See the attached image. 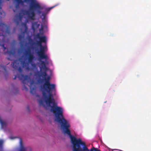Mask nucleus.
<instances>
[{
    "label": "nucleus",
    "mask_w": 151,
    "mask_h": 151,
    "mask_svg": "<svg viewBox=\"0 0 151 151\" xmlns=\"http://www.w3.org/2000/svg\"><path fill=\"white\" fill-rule=\"evenodd\" d=\"M33 83V82H31L30 84V85H32V84Z\"/></svg>",
    "instance_id": "bb28decb"
},
{
    "label": "nucleus",
    "mask_w": 151,
    "mask_h": 151,
    "mask_svg": "<svg viewBox=\"0 0 151 151\" xmlns=\"http://www.w3.org/2000/svg\"><path fill=\"white\" fill-rule=\"evenodd\" d=\"M0 67L3 68L4 69V71H5L6 72L7 71H6V66H4L0 65Z\"/></svg>",
    "instance_id": "dca6fc26"
},
{
    "label": "nucleus",
    "mask_w": 151,
    "mask_h": 151,
    "mask_svg": "<svg viewBox=\"0 0 151 151\" xmlns=\"http://www.w3.org/2000/svg\"><path fill=\"white\" fill-rule=\"evenodd\" d=\"M48 64V62H45L44 61H41L40 65L41 67H40L41 70L42 69L44 71L41 72L39 76H41L45 80V82L42 85H41V88L42 90H46L49 91L52 89H55V86L54 84H51L50 82V77L48 75L46 71L48 70V68L46 66V64Z\"/></svg>",
    "instance_id": "7ed1b4c3"
},
{
    "label": "nucleus",
    "mask_w": 151,
    "mask_h": 151,
    "mask_svg": "<svg viewBox=\"0 0 151 151\" xmlns=\"http://www.w3.org/2000/svg\"><path fill=\"white\" fill-rule=\"evenodd\" d=\"M17 70H18L20 72H22V69L19 66V67L17 69Z\"/></svg>",
    "instance_id": "f3484780"
},
{
    "label": "nucleus",
    "mask_w": 151,
    "mask_h": 151,
    "mask_svg": "<svg viewBox=\"0 0 151 151\" xmlns=\"http://www.w3.org/2000/svg\"><path fill=\"white\" fill-rule=\"evenodd\" d=\"M55 90V89H52L50 91L46 90H43L42 94L47 104H49L50 106V104H53V106H51L50 111L55 115V121L60 124L61 128L63 129L65 127H70V125L64 118L62 108L57 106L53 98L52 92Z\"/></svg>",
    "instance_id": "f257e3e1"
},
{
    "label": "nucleus",
    "mask_w": 151,
    "mask_h": 151,
    "mask_svg": "<svg viewBox=\"0 0 151 151\" xmlns=\"http://www.w3.org/2000/svg\"><path fill=\"white\" fill-rule=\"evenodd\" d=\"M18 39L20 41V43L22 44L23 43L24 39V32H23L19 34L18 36Z\"/></svg>",
    "instance_id": "9b49d317"
},
{
    "label": "nucleus",
    "mask_w": 151,
    "mask_h": 151,
    "mask_svg": "<svg viewBox=\"0 0 151 151\" xmlns=\"http://www.w3.org/2000/svg\"><path fill=\"white\" fill-rule=\"evenodd\" d=\"M24 88L25 89H26V91H27L28 90V88H27L26 87V86L24 84Z\"/></svg>",
    "instance_id": "b1692460"
},
{
    "label": "nucleus",
    "mask_w": 151,
    "mask_h": 151,
    "mask_svg": "<svg viewBox=\"0 0 151 151\" xmlns=\"http://www.w3.org/2000/svg\"><path fill=\"white\" fill-rule=\"evenodd\" d=\"M70 127H65L62 129L64 133L68 134L70 138L73 145L72 151H101L98 148L93 147L89 150L85 142L82 141L80 138L77 139L71 134L69 129Z\"/></svg>",
    "instance_id": "f03ea898"
},
{
    "label": "nucleus",
    "mask_w": 151,
    "mask_h": 151,
    "mask_svg": "<svg viewBox=\"0 0 151 151\" xmlns=\"http://www.w3.org/2000/svg\"><path fill=\"white\" fill-rule=\"evenodd\" d=\"M28 68H29V67H27V69H28Z\"/></svg>",
    "instance_id": "c756f323"
},
{
    "label": "nucleus",
    "mask_w": 151,
    "mask_h": 151,
    "mask_svg": "<svg viewBox=\"0 0 151 151\" xmlns=\"http://www.w3.org/2000/svg\"><path fill=\"white\" fill-rule=\"evenodd\" d=\"M1 46L3 48V51H4L6 49V48L5 47L4 45V44H2V45H1L0 44V46Z\"/></svg>",
    "instance_id": "412c9836"
},
{
    "label": "nucleus",
    "mask_w": 151,
    "mask_h": 151,
    "mask_svg": "<svg viewBox=\"0 0 151 151\" xmlns=\"http://www.w3.org/2000/svg\"><path fill=\"white\" fill-rule=\"evenodd\" d=\"M27 63L24 61H23L22 63V65L23 67L27 65Z\"/></svg>",
    "instance_id": "6ab92c4d"
},
{
    "label": "nucleus",
    "mask_w": 151,
    "mask_h": 151,
    "mask_svg": "<svg viewBox=\"0 0 151 151\" xmlns=\"http://www.w3.org/2000/svg\"><path fill=\"white\" fill-rule=\"evenodd\" d=\"M45 14L44 13H42V16H44V17H45Z\"/></svg>",
    "instance_id": "393cba45"
},
{
    "label": "nucleus",
    "mask_w": 151,
    "mask_h": 151,
    "mask_svg": "<svg viewBox=\"0 0 151 151\" xmlns=\"http://www.w3.org/2000/svg\"><path fill=\"white\" fill-rule=\"evenodd\" d=\"M1 26H0V28H1Z\"/></svg>",
    "instance_id": "7c9ffc66"
},
{
    "label": "nucleus",
    "mask_w": 151,
    "mask_h": 151,
    "mask_svg": "<svg viewBox=\"0 0 151 151\" xmlns=\"http://www.w3.org/2000/svg\"><path fill=\"white\" fill-rule=\"evenodd\" d=\"M23 15L26 16L29 19L34 20L35 19V13L34 10H27L22 9L19 15L16 16V18L14 19V21L17 25L19 24Z\"/></svg>",
    "instance_id": "20e7f679"
},
{
    "label": "nucleus",
    "mask_w": 151,
    "mask_h": 151,
    "mask_svg": "<svg viewBox=\"0 0 151 151\" xmlns=\"http://www.w3.org/2000/svg\"><path fill=\"white\" fill-rule=\"evenodd\" d=\"M12 65L14 69H17L19 66V63L18 62V60H16L12 63Z\"/></svg>",
    "instance_id": "f8f14e48"
},
{
    "label": "nucleus",
    "mask_w": 151,
    "mask_h": 151,
    "mask_svg": "<svg viewBox=\"0 0 151 151\" xmlns=\"http://www.w3.org/2000/svg\"><path fill=\"white\" fill-rule=\"evenodd\" d=\"M1 28H2L0 29V36H4V31H5V32L6 33H9V31L8 30L7 28H6V30H4V29L3 27H2Z\"/></svg>",
    "instance_id": "ddd939ff"
},
{
    "label": "nucleus",
    "mask_w": 151,
    "mask_h": 151,
    "mask_svg": "<svg viewBox=\"0 0 151 151\" xmlns=\"http://www.w3.org/2000/svg\"><path fill=\"white\" fill-rule=\"evenodd\" d=\"M25 55L27 59L28 60L29 63H30L32 65L33 60L34 58V56L32 53H31V50L28 49L25 51Z\"/></svg>",
    "instance_id": "6e6552de"
},
{
    "label": "nucleus",
    "mask_w": 151,
    "mask_h": 151,
    "mask_svg": "<svg viewBox=\"0 0 151 151\" xmlns=\"http://www.w3.org/2000/svg\"><path fill=\"white\" fill-rule=\"evenodd\" d=\"M39 103L40 105H42L44 106H45V105L44 104V102L42 99H41L39 100Z\"/></svg>",
    "instance_id": "4468645a"
},
{
    "label": "nucleus",
    "mask_w": 151,
    "mask_h": 151,
    "mask_svg": "<svg viewBox=\"0 0 151 151\" xmlns=\"http://www.w3.org/2000/svg\"><path fill=\"white\" fill-rule=\"evenodd\" d=\"M39 31H40V32H41V31H43V28L42 27L41 28L39 29Z\"/></svg>",
    "instance_id": "5701e85b"
},
{
    "label": "nucleus",
    "mask_w": 151,
    "mask_h": 151,
    "mask_svg": "<svg viewBox=\"0 0 151 151\" xmlns=\"http://www.w3.org/2000/svg\"><path fill=\"white\" fill-rule=\"evenodd\" d=\"M16 2H17V3L19 4V3H20V2L21 0H15Z\"/></svg>",
    "instance_id": "4be33fe9"
},
{
    "label": "nucleus",
    "mask_w": 151,
    "mask_h": 151,
    "mask_svg": "<svg viewBox=\"0 0 151 151\" xmlns=\"http://www.w3.org/2000/svg\"><path fill=\"white\" fill-rule=\"evenodd\" d=\"M23 24L24 25H26V24L25 23H23Z\"/></svg>",
    "instance_id": "c85d7f7f"
},
{
    "label": "nucleus",
    "mask_w": 151,
    "mask_h": 151,
    "mask_svg": "<svg viewBox=\"0 0 151 151\" xmlns=\"http://www.w3.org/2000/svg\"><path fill=\"white\" fill-rule=\"evenodd\" d=\"M42 81H43V80H42V79H41V80H40V82H41V83H42Z\"/></svg>",
    "instance_id": "a878e982"
},
{
    "label": "nucleus",
    "mask_w": 151,
    "mask_h": 151,
    "mask_svg": "<svg viewBox=\"0 0 151 151\" xmlns=\"http://www.w3.org/2000/svg\"><path fill=\"white\" fill-rule=\"evenodd\" d=\"M55 6H53L52 7H51L50 8H46L45 9V11L46 12H48L49 11L50 9H52Z\"/></svg>",
    "instance_id": "2eb2a0df"
},
{
    "label": "nucleus",
    "mask_w": 151,
    "mask_h": 151,
    "mask_svg": "<svg viewBox=\"0 0 151 151\" xmlns=\"http://www.w3.org/2000/svg\"><path fill=\"white\" fill-rule=\"evenodd\" d=\"M24 2L26 3L31 2V5L30 6L29 10H37V13L38 14H40L42 12L40 11L43 9V8L35 0H24Z\"/></svg>",
    "instance_id": "39448f33"
},
{
    "label": "nucleus",
    "mask_w": 151,
    "mask_h": 151,
    "mask_svg": "<svg viewBox=\"0 0 151 151\" xmlns=\"http://www.w3.org/2000/svg\"><path fill=\"white\" fill-rule=\"evenodd\" d=\"M29 86H30V88L31 89V90H30V93L32 94H33V91L34 90V88H33L32 89L31 88V87H30V86L29 85H28Z\"/></svg>",
    "instance_id": "a211bd4d"
},
{
    "label": "nucleus",
    "mask_w": 151,
    "mask_h": 151,
    "mask_svg": "<svg viewBox=\"0 0 151 151\" xmlns=\"http://www.w3.org/2000/svg\"><path fill=\"white\" fill-rule=\"evenodd\" d=\"M27 109H29V106H27Z\"/></svg>",
    "instance_id": "cd10ccee"
},
{
    "label": "nucleus",
    "mask_w": 151,
    "mask_h": 151,
    "mask_svg": "<svg viewBox=\"0 0 151 151\" xmlns=\"http://www.w3.org/2000/svg\"><path fill=\"white\" fill-rule=\"evenodd\" d=\"M19 143L20 148L18 151H31V149L30 147H25L24 146L22 139L21 138L19 139Z\"/></svg>",
    "instance_id": "9d476101"
},
{
    "label": "nucleus",
    "mask_w": 151,
    "mask_h": 151,
    "mask_svg": "<svg viewBox=\"0 0 151 151\" xmlns=\"http://www.w3.org/2000/svg\"><path fill=\"white\" fill-rule=\"evenodd\" d=\"M17 77L19 80H22V83L24 84H27V83L29 82V78L28 75L24 76L22 74H17V75L15 76L13 79L15 80Z\"/></svg>",
    "instance_id": "0eeeda50"
},
{
    "label": "nucleus",
    "mask_w": 151,
    "mask_h": 151,
    "mask_svg": "<svg viewBox=\"0 0 151 151\" xmlns=\"http://www.w3.org/2000/svg\"><path fill=\"white\" fill-rule=\"evenodd\" d=\"M40 48V50L38 51L37 52V49L36 47H32V49H35L36 53L37 54L40 59H45L46 61L49 59V58L47 55L45 53V46H43Z\"/></svg>",
    "instance_id": "423d86ee"
},
{
    "label": "nucleus",
    "mask_w": 151,
    "mask_h": 151,
    "mask_svg": "<svg viewBox=\"0 0 151 151\" xmlns=\"http://www.w3.org/2000/svg\"><path fill=\"white\" fill-rule=\"evenodd\" d=\"M24 1H23L22 0H21L19 4H20L22 5H23L24 4Z\"/></svg>",
    "instance_id": "aec40b11"
},
{
    "label": "nucleus",
    "mask_w": 151,
    "mask_h": 151,
    "mask_svg": "<svg viewBox=\"0 0 151 151\" xmlns=\"http://www.w3.org/2000/svg\"><path fill=\"white\" fill-rule=\"evenodd\" d=\"M36 38L39 39V41L37 42L36 44L37 46L40 47H43L42 45V43L46 42L47 40V38L45 36H41L39 33H38L36 35Z\"/></svg>",
    "instance_id": "1a4fd4ad"
}]
</instances>
